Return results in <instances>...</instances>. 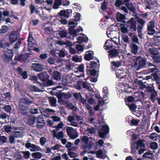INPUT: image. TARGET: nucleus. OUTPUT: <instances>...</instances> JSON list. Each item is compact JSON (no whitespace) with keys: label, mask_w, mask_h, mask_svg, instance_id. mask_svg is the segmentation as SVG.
Returning a JSON list of instances; mask_svg holds the SVG:
<instances>
[{"label":"nucleus","mask_w":160,"mask_h":160,"mask_svg":"<svg viewBox=\"0 0 160 160\" xmlns=\"http://www.w3.org/2000/svg\"><path fill=\"white\" fill-rule=\"evenodd\" d=\"M32 103V101L28 98H21L18 104V114L21 115H27L29 112V106Z\"/></svg>","instance_id":"obj_1"},{"label":"nucleus","mask_w":160,"mask_h":160,"mask_svg":"<svg viewBox=\"0 0 160 160\" xmlns=\"http://www.w3.org/2000/svg\"><path fill=\"white\" fill-rule=\"evenodd\" d=\"M135 18L137 20L136 22L140 24V25H138L137 31L138 37L142 39V30L145 25V22L142 19L140 18L136 15L135 16Z\"/></svg>","instance_id":"obj_2"},{"label":"nucleus","mask_w":160,"mask_h":160,"mask_svg":"<svg viewBox=\"0 0 160 160\" xmlns=\"http://www.w3.org/2000/svg\"><path fill=\"white\" fill-rule=\"evenodd\" d=\"M145 145L143 141L141 140H138L136 142H134L131 144V152L132 154L135 153L136 150L140 148L145 147Z\"/></svg>","instance_id":"obj_3"},{"label":"nucleus","mask_w":160,"mask_h":160,"mask_svg":"<svg viewBox=\"0 0 160 160\" xmlns=\"http://www.w3.org/2000/svg\"><path fill=\"white\" fill-rule=\"evenodd\" d=\"M146 90L148 94L150 93V99L153 103H154L156 100V97L158 95V93L155 90L154 86L153 85L151 87L148 86L146 87Z\"/></svg>","instance_id":"obj_4"},{"label":"nucleus","mask_w":160,"mask_h":160,"mask_svg":"<svg viewBox=\"0 0 160 160\" xmlns=\"http://www.w3.org/2000/svg\"><path fill=\"white\" fill-rule=\"evenodd\" d=\"M127 27L131 32H136L137 29V22L135 18H131L127 22Z\"/></svg>","instance_id":"obj_5"},{"label":"nucleus","mask_w":160,"mask_h":160,"mask_svg":"<svg viewBox=\"0 0 160 160\" xmlns=\"http://www.w3.org/2000/svg\"><path fill=\"white\" fill-rule=\"evenodd\" d=\"M36 127L38 129H42L44 126L45 122L42 115H39L36 118Z\"/></svg>","instance_id":"obj_6"},{"label":"nucleus","mask_w":160,"mask_h":160,"mask_svg":"<svg viewBox=\"0 0 160 160\" xmlns=\"http://www.w3.org/2000/svg\"><path fill=\"white\" fill-rule=\"evenodd\" d=\"M25 147L27 148H30V151L31 152H34L36 151L43 152L42 149L39 146L33 144H32L30 142H28L25 145Z\"/></svg>","instance_id":"obj_7"},{"label":"nucleus","mask_w":160,"mask_h":160,"mask_svg":"<svg viewBox=\"0 0 160 160\" xmlns=\"http://www.w3.org/2000/svg\"><path fill=\"white\" fill-rule=\"evenodd\" d=\"M13 51L11 49H7L4 52V59L6 61L9 62L12 60L13 56Z\"/></svg>","instance_id":"obj_8"},{"label":"nucleus","mask_w":160,"mask_h":160,"mask_svg":"<svg viewBox=\"0 0 160 160\" xmlns=\"http://www.w3.org/2000/svg\"><path fill=\"white\" fill-rule=\"evenodd\" d=\"M149 25H148V34L150 35H153L155 32V31L154 29L155 27V21H151L149 22Z\"/></svg>","instance_id":"obj_9"},{"label":"nucleus","mask_w":160,"mask_h":160,"mask_svg":"<svg viewBox=\"0 0 160 160\" xmlns=\"http://www.w3.org/2000/svg\"><path fill=\"white\" fill-rule=\"evenodd\" d=\"M72 10L71 9H67L66 10H62L59 13V15L62 16L69 18L70 16H71Z\"/></svg>","instance_id":"obj_10"},{"label":"nucleus","mask_w":160,"mask_h":160,"mask_svg":"<svg viewBox=\"0 0 160 160\" xmlns=\"http://www.w3.org/2000/svg\"><path fill=\"white\" fill-rule=\"evenodd\" d=\"M18 31L14 30L11 32L9 36V39L11 42H14L18 39Z\"/></svg>","instance_id":"obj_11"},{"label":"nucleus","mask_w":160,"mask_h":160,"mask_svg":"<svg viewBox=\"0 0 160 160\" xmlns=\"http://www.w3.org/2000/svg\"><path fill=\"white\" fill-rule=\"evenodd\" d=\"M153 45L156 46H160V33L157 32L156 34L153 36Z\"/></svg>","instance_id":"obj_12"},{"label":"nucleus","mask_w":160,"mask_h":160,"mask_svg":"<svg viewBox=\"0 0 160 160\" xmlns=\"http://www.w3.org/2000/svg\"><path fill=\"white\" fill-rule=\"evenodd\" d=\"M134 96L137 98L136 100L142 101L144 100L145 94L142 92H137L134 93Z\"/></svg>","instance_id":"obj_13"},{"label":"nucleus","mask_w":160,"mask_h":160,"mask_svg":"<svg viewBox=\"0 0 160 160\" xmlns=\"http://www.w3.org/2000/svg\"><path fill=\"white\" fill-rule=\"evenodd\" d=\"M17 71L18 74L20 76H22V78L25 79L28 78V74L27 72L26 71H24L23 72L22 68L20 67H19L17 69Z\"/></svg>","instance_id":"obj_14"},{"label":"nucleus","mask_w":160,"mask_h":160,"mask_svg":"<svg viewBox=\"0 0 160 160\" xmlns=\"http://www.w3.org/2000/svg\"><path fill=\"white\" fill-rule=\"evenodd\" d=\"M38 78L40 80L44 82L48 80L49 76L47 72H43L38 74Z\"/></svg>","instance_id":"obj_15"},{"label":"nucleus","mask_w":160,"mask_h":160,"mask_svg":"<svg viewBox=\"0 0 160 160\" xmlns=\"http://www.w3.org/2000/svg\"><path fill=\"white\" fill-rule=\"evenodd\" d=\"M32 68L34 71L40 72L43 70L44 67L42 65L39 63H34L32 64Z\"/></svg>","instance_id":"obj_16"},{"label":"nucleus","mask_w":160,"mask_h":160,"mask_svg":"<svg viewBox=\"0 0 160 160\" xmlns=\"http://www.w3.org/2000/svg\"><path fill=\"white\" fill-rule=\"evenodd\" d=\"M66 131L68 135L72 139H74L78 137V135L77 134H72L73 128L71 127H68Z\"/></svg>","instance_id":"obj_17"},{"label":"nucleus","mask_w":160,"mask_h":160,"mask_svg":"<svg viewBox=\"0 0 160 160\" xmlns=\"http://www.w3.org/2000/svg\"><path fill=\"white\" fill-rule=\"evenodd\" d=\"M108 57L111 58L116 57L118 56L119 52L118 51L115 49H111L108 52Z\"/></svg>","instance_id":"obj_18"},{"label":"nucleus","mask_w":160,"mask_h":160,"mask_svg":"<svg viewBox=\"0 0 160 160\" xmlns=\"http://www.w3.org/2000/svg\"><path fill=\"white\" fill-rule=\"evenodd\" d=\"M52 75L53 78L56 80H59L61 78V74L58 71H54Z\"/></svg>","instance_id":"obj_19"},{"label":"nucleus","mask_w":160,"mask_h":160,"mask_svg":"<svg viewBox=\"0 0 160 160\" xmlns=\"http://www.w3.org/2000/svg\"><path fill=\"white\" fill-rule=\"evenodd\" d=\"M126 17L124 15L121 14L119 12H118L117 14L116 18L118 22H122L125 23L126 22L124 21Z\"/></svg>","instance_id":"obj_20"},{"label":"nucleus","mask_w":160,"mask_h":160,"mask_svg":"<svg viewBox=\"0 0 160 160\" xmlns=\"http://www.w3.org/2000/svg\"><path fill=\"white\" fill-rule=\"evenodd\" d=\"M146 62V60L145 58H143L140 60L138 62V65L137 70H138L145 67Z\"/></svg>","instance_id":"obj_21"},{"label":"nucleus","mask_w":160,"mask_h":160,"mask_svg":"<svg viewBox=\"0 0 160 160\" xmlns=\"http://www.w3.org/2000/svg\"><path fill=\"white\" fill-rule=\"evenodd\" d=\"M34 40L32 35L30 33L29 34L27 42H28V46L29 48H32L35 45V43L32 42V41Z\"/></svg>","instance_id":"obj_22"},{"label":"nucleus","mask_w":160,"mask_h":160,"mask_svg":"<svg viewBox=\"0 0 160 160\" xmlns=\"http://www.w3.org/2000/svg\"><path fill=\"white\" fill-rule=\"evenodd\" d=\"M105 45L104 46L106 47V49L107 50H111V49L113 47V45L112 44V41L110 40H108L105 42Z\"/></svg>","instance_id":"obj_23"},{"label":"nucleus","mask_w":160,"mask_h":160,"mask_svg":"<svg viewBox=\"0 0 160 160\" xmlns=\"http://www.w3.org/2000/svg\"><path fill=\"white\" fill-rule=\"evenodd\" d=\"M131 48V52L134 54H136L138 53V46L135 44L132 45Z\"/></svg>","instance_id":"obj_24"},{"label":"nucleus","mask_w":160,"mask_h":160,"mask_svg":"<svg viewBox=\"0 0 160 160\" xmlns=\"http://www.w3.org/2000/svg\"><path fill=\"white\" fill-rule=\"evenodd\" d=\"M89 67L90 68H98L99 66H98L97 63L95 61H91L89 65V66H87V68Z\"/></svg>","instance_id":"obj_25"},{"label":"nucleus","mask_w":160,"mask_h":160,"mask_svg":"<svg viewBox=\"0 0 160 160\" xmlns=\"http://www.w3.org/2000/svg\"><path fill=\"white\" fill-rule=\"evenodd\" d=\"M49 102L52 106H56L57 100L56 98L53 97H50L48 98Z\"/></svg>","instance_id":"obj_26"},{"label":"nucleus","mask_w":160,"mask_h":160,"mask_svg":"<svg viewBox=\"0 0 160 160\" xmlns=\"http://www.w3.org/2000/svg\"><path fill=\"white\" fill-rule=\"evenodd\" d=\"M43 156L42 154L40 152H33L32 154V157L34 158L40 159Z\"/></svg>","instance_id":"obj_27"},{"label":"nucleus","mask_w":160,"mask_h":160,"mask_svg":"<svg viewBox=\"0 0 160 160\" xmlns=\"http://www.w3.org/2000/svg\"><path fill=\"white\" fill-rule=\"evenodd\" d=\"M9 30V28L6 25L2 26L1 28L0 29V33L5 34Z\"/></svg>","instance_id":"obj_28"},{"label":"nucleus","mask_w":160,"mask_h":160,"mask_svg":"<svg viewBox=\"0 0 160 160\" xmlns=\"http://www.w3.org/2000/svg\"><path fill=\"white\" fill-rule=\"evenodd\" d=\"M86 40H85L84 37L82 36H79L77 38V39L79 43H82V42H88V38L86 37Z\"/></svg>","instance_id":"obj_29"},{"label":"nucleus","mask_w":160,"mask_h":160,"mask_svg":"<svg viewBox=\"0 0 160 160\" xmlns=\"http://www.w3.org/2000/svg\"><path fill=\"white\" fill-rule=\"evenodd\" d=\"M140 121L139 119L132 118L130 121L131 126H137L138 125V123Z\"/></svg>","instance_id":"obj_30"},{"label":"nucleus","mask_w":160,"mask_h":160,"mask_svg":"<svg viewBox=\"0 0 160 160\" xmlns=\"http://www.w3.org/2000/svg\"><path fill=\"white\" fill-rule=\"evenodd\" d=\"M36 118L34 117H32L28 119V123L30 125H32L34 124L36 121Z\"/></svg>","instance_id":"obj_31"},{"label":"nucleus","mask_w":160,"mask_h":160,"mask_svg":"<svg viewBox=\"0 0 160 160\" xmlns=\"http://www.w3.org/2000/svg\"><path fill=\"white\" fill-rule=\"evenodd\" d=\"M126 105L128 107L130 110L132 112H134L137 108V105L133 103H128Z\"/></svg>","instance_id":"obj_32"},{"label":"nucleus","mask_w":160,"mask_h":160,"mask_svg":"<svg viewBox=\"0 0 160 160\" xmlns=\"http://www.w3.org/2000/svg\"><path fill=\"white\" fill-rule=\"evenodd\" d=\"M0 118L5 120V122H8V121H7L6 119L8 118V116L5 113H1L0 114Z\"/></svg>","instance_id":"obj_33"},{"label":"nucleus","mask_w":160,"mask_h":160,"mask_svg":"<svg viewBox=\"0 0 160 160\" xmlns=\"http://www.w3.org/2000/svg\"><path fill=\"white\" fill-rule=\"evenodd\" d=\"M108 2L105 1L102 3L101 8L103 11H105L108 9Z\"/></svg>","instance_id":"obj_34"},{"label":"nucleus","mask_w":160,"mask_h":160,"mask_svg":"<svg viewBox=\"0 0 160 160\" xmlns=\"http://www.w3.org/2000/svg\"><path fill=\"white\" fill-rule=\"evenodd\" d=\"M84 58L86 60L89 61L93 59L92 55L90 52L85 54L84 56Z\"/></svg>","instance_id":"obj_35"},{"label":"nucleus","mask_w":160,"mask_h":160,"mask_svg":"<svg viewBox=\"0 0 160 160\" xmlns=\"http://www.w3.org/2000/svg\"><path fill=\"white\" fill-rule=\"evenodd\" d=\"M148 50L150 53L154 56H156L159 54L158 51L155 48H150Z\"/></svg>","instance_id":"obj_36"},{"label":"nucleus","mask_w":160,"mask_h":160,"mask_svg":"<svg viewBox=\"0 0 160 160\" xmlns=\"http://www.w3.org/2000/svg\"><path fill=\"white\" fill-rule=\"evenodd\" d=\"M12 129V128L11 126L8 125L4 126L3 128V129L4 130V131L7 133H9L11 132Z\"/></svg>","instance_id":"obj_37"},{"label":"nucleus","mask_w":160,"mask_h":160,"mask_svg":"<svg viewBox=\"0 0 160 160\" xmlns=\"http://www.w3.org/2000/svg\"><path fill=\"white\" fill-rule=\"evenodd\" d=\"M75 26L76 25H73L69 26V31L71 34L75 35L77 33V32L76 31V29L74 30L73 29Z\"/></svg>","instance_id":"obj_38"},{"label":"nucleus","mask_w":160,"mask_h":160,"mask_svg":"<svg viewBox=\"0 0 160 160\" xmlns=\"http://www.w3.org/2000/svg\"><path fill=\"white\" fill-rule=\"evenodd\" d=\"M152 58L154 61V62L156 63H160V56H152Z\"/></svg>","instance_id":"obj_39"},{"label":"nucleus","mask_w":160,"mask_h":160,"mask_svg":"<svg viewBox=\"0 0 160 160\" xmlns=\"http://www.w3.org/2000/svg\"><path fill=\"white\" fill-rule=\"evenodd\" d=\"M12 134L15 138H20L22 137L23 136V134L22 132L19 131H13L12 132Z\"/></svg>","instance_id":"obj_40"},{"label":"nucleus","mask_w":160,"mask_h":160,"mask_svg":"<svg viewBox=\"0 0 160 160\" xmlns=\"http://www.w3.org/2000/svg\"><path fill=\"white\" fill-rule=\"evenodd\" d=\"M86 71L87 74H89V73L91 75L93 76H95L97 72V70L95 69H93L90 71L87 69Z\"/></svg>","instance_id":"obj_41"},{"label":"nucleus","mask_w":160,"mask_h":160,"mask_svg":"<svg viewBox=\"0 0 160 160\" xmlns=\"http://www.w3.org/2000/svg\"><path fill=\"white\" fill-rule=\"evenodd\" d=\"M59 35L61 38H64L67 37V32L63 30H61L58 33Z\"/></svg>","instance_id":"obj_42"},{"label":"nucleus","mask_w":160,"mask_h":160,"mask_svg":"<svg viewBox=\"0 0 160 160\" xmlns=\"http://www.w3.org/2000/svg\"><path fill=\"white\" fill-rule=\"evenodd\" d=\"M134 98L132 96H128L125 100L126 104L127 105L128 103H130L134 101Z\"/></svg>","instance_id":"obj_43"},{"label":"nucleus","mask_w":160,"mask_h":160,"mask_svg":"<svg viewBox=\"0 0 160 160\" xmlns=\"http://www.w3.org/2000/svg\"><path fill=\"white\" fill-rule=\"evenodd\" d=\"M21 152L23 154V158H24L28 159L30 157V153L29 151H21Z\"/></svg>","instance_id":"obj_44"},{"label":"nucleus","mask_w":160,"mask_h":160,"mask_svg":"<svg viewBox=\"0 0 160 160\" xmlns=\"http://www.w3.org/2000/svg\"><path fill=\"white\" fill-rule=\"evenodd\" d=\"M121 30L122 33H125L128 32V31H130L129 29H128V28L127 27H124L125 26L124 24H121Z\"/></svg>","instance_id":"obj_45"},{"label":"nucleus","mask_w":160,"mask_h":160,"mask_svg":"<svg viewBox=\"0 0 160 160\" xmlns=\"http://www.w3.org/2000/svg\"><path fill=\"white\" fill-rule=\"evenodd\" d=\"M138 84L140 88L143 89L146 88L147 86L145 85L143 82L141 80H139L138 82Z\"/></svg>","instance_id":"obj_46"},{"label":"nucleus","mask_w":160,"mask_h":160,"mask_svg":"<svg viewBox=\"0 0 160 160\" xmlns=\"http://www.w3.org/2000/svg\"><path fill=\"white\" fill-rule=\"evenodd\" d=\"M152 81L160 80V77L157 73L152 74Z\"/></svg>","instance_id":"obj_47"},{"label":"nucleus","mask_w":160,"mask_h":160,"mask_svg":"<svg viewBox=\"0 0 160 160\" xmlns=\"http://www.w3.org/2000/svg\"><path fill=\"white\" fill-rule=\"evenodd\" d=\"M150 148L153 150L156 149L158 148V145L157 142H152L150 143Z\"/></svg>","instance_id":"obj_48"},{"label":"nucleus","mask_w":160,"mask_h":160,"mask_svg":"<svg viewBox=\"0 0 160 160\" xmlns=\"http://www.w3.org/2000/svg\"><path fill=\"white\" fill-rule=\"evenodd\" d=\"M102 130L105 133V134H108L109 133V128L108 125L103 126L102 127Z\"/></svg>","instance_id":"obj_49"},{"label":"nucleus","mask_w":160,"mask_h":160,"mask_svg":"<svg viewBox=\"0 0 160 160\" xmlns=\"http://www.w3.org/2000/svg\"><path fill=\"white\" fill-rule=\"evenodd\" d=\"M23 57V54H20L15 59L19 62L24 61Z\"/></svg>","instance_id":"obj_50"},{"label":"nucleus","mask_w":160,"mask_h":160,"mask_svg":"<svg viewBox=\"0 0 160 160\" xmlns=\"http://www.w3.org/2000/svg\"><path fill=\"white\" fill-rule=\"evenodd\" d=\"M82 141L84 142L86 145H87L89 142V138L86 136H84L81 139Z\"/></svg>","instance_id":"obj_51"},{"label":"nucleus","mask_w":160,"mask_h":160,"mask_svg":"<svg viewBox=\"0 0 160 160\" xmlns=\"http://www.w3.org/2000/svg\"><path fill=\"white\" fill-rule=\"evenodd\" d=\"M128 9L130 12H132L134 13H136V9L132 3H131L129 8Z\"/></svg>","instance_id":"obj_52"},{"label":"nucleus","mask_w":160,"mask_h":160,"mask_svg":"<svg viewBox=\"0 0 160 160\" xmlns=\"http://www.w3.org/2000/svg\"><path fill=\"white\" fill-rule=\"evenodd\" d=\"M112 65L115 67L118 68L121 65V63L119 61H112L111 62Z\"/></svg>","instance_id":"obj_53"},{"label":"nucleus","mask_w":160,"mask_h":160,"mask_svg":"<svg viewBox=\"0 0 160 160\" xmlns=\"http://www.w3.org/2000/svg\"><path fill=\"white\" fill-rule=\"evenodd\" d=\"M31 90L34 92H40V90L34 85H31L30 86Z\"/></svg>","instance_id":"obj_54"},{"label":"nucleus","mask_w":160,"mask_h":160,"mask_svg":"<svg viewBox=\"0 0 160 160\" xmlns=\"http://www.w3.org/2000/svg\"><path fill=\"white\" fill-rule=\"evenodd\" d=\"M124 4V3L121 0H117L115 2V5L116 7H119L121 5Z\"/></svg>","instance_id":"obj_55"},{"label":"nucleus","mask_w":160,"mask_h":160,"mask_svg":"<svg viewBox=\"0 0 160 160\" xmlns=\"http://www.w3.org/2000/svg\"><path fill=\"white\" fill-rule=\"evenodd\" d=\"M76 48L77 49L78 51L82 52L83 51V46L80 44H78L76 45Z\"/></svg>","instance_id":"obj_56"},{"label":"nucleus","mask_w":160,"mask_h":160,"mask_svg":"<svg viewBox=\"0 0 160 160\" xmlns=\"http://www.w3.org/2000/svg\"><path fill=\"white\" fill-rule=\"evenodd\" d=\"M4 110L8 112H10L11 111V107L9 105H6L4 106Z\"/></svg>","instance_id":"obj_57"},{"label":"nucleus","mask_w":160,"mask_h":160,"mask_svg":"<svg viewBox=\"0 0 160 160\" xmlns=\"http://www.w3.org/2000/svg\"><path fill=\"white\" fill-rule=\"evenodd\" d=\"M7 138L6 137L4 136H0V141L3 143H5L7 142Z\"/></svg>","instance_id":"obj_58"},{"label":"nucleus","mask_w":160,"mask_h":160,"mask_svg":"<svg viewBox=\"0 0 160 160\" xmlns=\"http://www.w3.org/2000/svg\"><path fill=\"white\" fill-rule=\"evenodd\" d=\"M64 137L63 132V131H60L58 132V135L56 137L58 140L60 138H62Z\"/></svg>","instance_id":"obj_59"},{"label":"nucleus","mask_w":160,"mask_h":160,"mask_svg":"<svg viewBox=\"0 0 160 160\" xmlns=\"http://www.w3.org/2000/svg\"><path fill=\"white\" fill-rule=\"evenodd\" d=\"M48 62L51 64H54L55 63L54 58L52 57H50L48 59Z\"/></svg>","instance_id":"obj_60"},{"label":"nucleus","mask_w":160,"mask_h":160,"mask_svg":"<svg viewBox=\"0 0 160 160\" xmlns=\"http://www.w3.org/2000/svg\"><path fill=\"white\" fill-rule=\"evenodd\" d=\"M122 40L123 42L127 43H129V38L127 35H124L122 37Z\"/></svg>","instance_id":"obj_61"},{"label":"nucleus","mask_w":160,"mask_h":160,"mask_svg":"<svg viewBox=\"0 0 160 160\" xmlns=\"http://www.w3.org/2000/svg\"><path fill=\"white\" fill-rule=\"evenodd\" d=\"M46 142V138L44 137H42L40 139V142L42 146H43Z\"/></svg>","instance_id":"obj_62"},{"label":"nucleus","mask_w":160,"mask_h":160,"mask_svg":"<svg viewBox=\"0 0 160 160\" xmlns=\"http://www.w3.org/2000/svg\"><path fill=\"white\" fill-rule=\"evenodd\" d=\"M82 87L83 88H85L88 90H89L90 87L85 82H82Z\"/></svg>","instance_id":"obj_63"},{"label":"nucleus","mask_w":160,"mask_h":160,"mask_svg":"<svg viewBox=\"0 0 160 160\" xmlns=\"http://www.w3.org/2000/svg\"><path fill=\"white\" fill-rule=\"evenodd\" d=\"M30 14H32L36 10V8L34 5L31 4L30 6Z\"/></svg>","instance_id":"obj_64"}]
</instances>
